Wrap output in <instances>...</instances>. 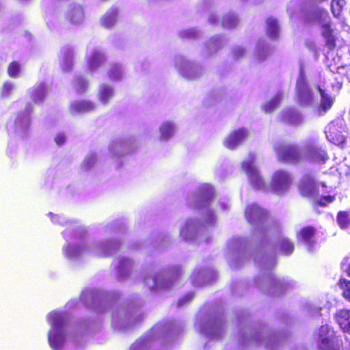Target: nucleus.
<instances>
[{"label":"nucleus","instance_id":"1","mask_svg":"<svg viewBox=\"0 0 350 350\" xmlns=\"http://www.w3.org/2000/svg\"><path fill=\"white\" fill-rule=\"evenodd\" d=\"M273 149L278 161L282 163L297 165L304 161V155L301 148L295 143L277 142Z\"/></svg>","mask_w":350,"mask_h":350},{"label":"nucleus","instance_id":"2","mask_svg":"<svg viewBox=\"0 0 350 350\" xmlns=\"http://www.w3.org/2000/svg\"><path fill=\"white\" fill-rule=\"evenodd\" d=\"M65 320L59 314L53 316L51 329L48 334V341L50 347L54 350H61L65 341L64 334Z\"/></svg>","mask_w":350,"mask_h":350},{"label":"nucleus","instance_id":"3","mask_svg":"<svg viewBox=\"0 0 350 350\" xmlns=\"http://www.w3.org/2000/svg\"><path fill=\"white\" fill-rule=\"evenodd\" d=\"M295 90L296 99L299 105L306 107L312 102V92L303 73L299 75L297 80Z\"/></svg>","mask_w":350,"mask_h":350},{"label":"nucleus","instance_id":"4","mask_svg":"<svg viewBox=\"0 0 350 350\" xmlns=\"http://www.w3.org/2000/svg\"><path fill=\"white\" fill-rule=\"evenodd\" d=\"M291 183V179L288 172L284 170H278L273 174L271 187L274 192L280 194L286 191Z\"/></svg>","mask_w":350,"mask_h":350},{"label":"nucleus","instance_id":"5","mask_svg":"<svg viewBox=\"0 0 350 350\" xmlns=\"http://www.w3.org/2000/svg\"><path fill=\"white\" fill-rule=\"evenodd\" d=\"M214 196V188L211 185H204L200 187L198 193L196 195L194 199V206L196 208L200 209L206 208L211 204Z\"/></svg>","mask_w":350,"mask_h":350},{"label":"nucleus","instance_id":"6","mask_svg":"<svg viewBox=\"0 0 350 350\" xmlns=\"http://www.w3.org/2000/svg\"><path fill=\"white\" fill-rule=\"evenodd\" d=\"M248 137V131L245 128H239L233 130L229 133L224 141V145L228 149L234 150L243 143Z\"/></svg>","mask_w":350,"mask_h":350},{"label":"nucleus","instance_id":"7","mask_svg":"<svg viewBox=\"0 0 350 350\" xmlns=\"http://www.w3.org/2000/svg\"><path fill=\"white\" fill-rule=\"evenodd\" d=\"M297 187L300 195L306 198H312L319 191L314 178L309 175H306L300 179Z\"/></svg>","mask_w":350,"mask_h":350},{"label":"nucleus","instance_id":"8","mask_svg":"<svg viewBox=\"0 0 350 350\" xmlns=\"http://www.w3.org/2000/svg\"><path fill=\"white\" fill-rule=\"evenodd\" d=\"M245 215L250 224H258L263 222L267 216V213L258 206L252 204L247 206Z\"/></svg>","mask_w":350,"mask_h":350},{"label":"nucleus","instance_id":"9","mask_svg":"<svg viewBox=\"0 0 350 350\" xmlns=\"http://www.w3.org/2000/svg\"><path fill=\"white\" fill-rule=\"evenodd\" d=\"M317 230L314 226H306L301 228L296 234L298 243H304L311 247L315 243V234Z\"/></svg>","mask_w":350,"mask_h":350},{"label":"nucleus","instance_id":"10","mask_svg":"<svg viewBox=\"0 0 350 350\" xmlns=\"http://www.w3.org/2000/svg\"><path fill=\"white\" fill-rule=\"evenodd\" d=\"M242 168L249 178L251 183L260 187L263 185V180L252 161H245L242 163Z\"/></svg>","mask_w":350,"mask_h":350},{"label":"nucleus","instance_id":"11","mask_svg":"<svg viewBox=\"0 0 350 350\" xmlns=\"http://www.w3.org/2000/svg\"><path fill=\"white\" fill-rule=\"evenodd\" d=\"M334 319L344 332L350 334V310H338L334 314Z\"/></svg>","mask_w":350,"mask_h":350},{"label":"nucleus","instance_id":"12","mask_svg":"<svg viewBox=\"0 0 350 350\" xmlns=\"http://www.w3.org/2000/svg\"><path fill=\"white\" fill-rule=\"evenodd\" d=\"M281 123L286 125H296L300 123L299 114L293 109H284L279 114Z\"/></svg>","mask_w":350,"mask_h":350},{"label":"nucleus","instance_id":"13","mask_svg":"<svg viewBox=\"0 0 350 350\" xmlns=\"http://www.w3.org/2000/svg\"><path fill=\"white\" fill-rule=\"evenodd\" d=\"M322 36L325 40V45L330 51H333L336 46V38L334 34V30L332 28L330 23H325L322 25Z\"/></svg>","mask_w":350,"mask_h":350},{"label":"nucleus","instance_id":"14","mask_svg":"<svg viewBox=\"0 0 350 350\" xmlns=\"http://www.w3.org/2000/svg\"><path fill=\"white\" fill-rule=\"evenodd\" d=\"M61 68L64 72H70L73 66V52L70 49H64L62 51Z\"/></svg>","mask_w":350,"mask_h":350},{"label":"nucleus","instance_id":"15","mask_svg":"<svg viewBox=\"0 0 350 350\" xmlns=\"http://www.w3.org/2000/svg\"><path fill=\"white\" fill-rule=\"evenodd\" d=\"M104 61L105 56L103 53L98 50L95 49L88 59L87 63L89 69L91 70H94L97 69L103 63Z\"/></svg>","mask_w":350,"mask_h":350},{"label":"nucleus","instance_id":"16","mask_svg":"<svg viewBox=\"0 0 350 350\" xmlns=\"http://www.w3.org/2000/svg\"><path fill=\"white\" fill-rule=\"evenodd\" d=\"M317 89L319 90L321 97L319 107L323 112H326L327 110L331 109L334 103V99L325 94L324 90H322L319 85L317 86Z\"/></svg>","mask_w":350,"mask_h":350},{"label":"nucleus","instance_id":"17","mask_svg":"<svg viewBox=\"0 0 350 350\" xmlns=\"http://www.w3.org/2000/svg\"><path fill=\"white\" fill-rule=\"evenodd\" d=\"M278 245L282 254L285 256L291 255L295 249L293 243L287 237L282 238L278 242Z\"/></svg>","mask_w":350,"mask_h":350},{"label":"nucleus","instance_id":"18","mask_svg":"<svg viewBox=\"0 0 350 350\" xmlns=\"http://www.w3.org/2000/svg\"><path fill=\"white\" fill-rule=\"evenodd\" d=\"M280 101L281 96L278 94L275 95L262 106V109L265 113H272L279 107Z\"/></svg>","mask_w":350,"mask_h":350},{"label":"nucleus","instance_id":"19","mask_svg":"<svg viewBox=\"0 0 350 350\" xmlns=\"http://www.w3.org/2000/svg\"><path fill=\"white\" fill-rule=\"evenodd\" d=\"M72 108L76 113H86L94 110V105L90 101H80L73 104Z\"/></svg>","mask_w":350,"mask_h":350},{"label":"nucleus","instance_id":"20","mask_svg":"<svg viewBox=\"0 0 350 350\" xmlns=\"http://www.w3.org/2000/svg\"><path fill=\"white\" fill-rule=\"evenodd\" d=\"M327 137L329 141L335 145H340L345 141L344 136L342 133L336 129H329L327 134Z\"/></svg>","mask_w":350,"mask_h":350},{"label":"nucleus","instance_id":"21","mask_svg":"<svg viewBox=\"0 0 350 350\" xmlns=\"http://www.w3.org/2000/svg\"><path fill=\"white\" fill-rule=\"evenodd\" d=\"M98 95L99 100L102 103H106L113 96V89L108 85H102L100 88Z\"/></svg>","mask_w":350,"mask_h":350},{"label":"nucleus","instance_id":"22","mask_svg":"<svg viewBox=\"0 0 350 350\" xmlns=\"http://www.w3.org/2000/svg\"><path fill=\"white\" fill-rule=\"evenodd\" d=\"M345 4V0H332L331 11L334 17L338 18L340 17Z\"/></svg>","mask_w":350,"mask_h":350},{"label":"nucleus","instance_id":"23","mask_svg":"<svg viewBox=\"0 0 350 350\" xmlns=\"http://www.w3.org/2000/svg\"><path fill=\"white\" fill-rule=\"evenodd\" d=\"M338 286L342 290V296L350 302V280L340 278Z\"/></svg>","mask_w":350,"mask_h":350},{"label":"nucleus","instance_id":"24","mask_svg":"<svg viewBox=\"0 0 350 350\" xmlns=\"http://www.w3.org/2000/svg\"><path fill=\"white\" fill-rule=\"evenodd\" d=\"M267 33L271 38H276L279 33L278 21L275 19L269 18L267 21Z\"/></svg>","mask_w":350,"mask_h":350},{"label":"nucleus","instance_id":"25","mask_svg":"<svg viewBox=\"0 0 350 350\" xmlns=\"http://www.w3.org/2000/svg\"><path fill=\"white\" fill-rule=\"evenodd\" d=\"M117 11L105 14L101 18L102 25L107 29L111 28L116 22Z\"/></svg>","mask_w":350,"mask_h":350},{"label":"nucleus","instance_id":"26","mask_svg":"<svg viewBox=\"0 0 350 350\" xmlns=\"http://www.w3.org/2000/svg\"><path fill=\"white\" fill-rule=\"evenodd\" d=\"M21 66L17 61H12L8 67V75L11 78H18L21 75Z\"/></svg>","mask_w":350,"mask_h":350},{"label":"nucleus","instance_id":"27","mask_svg":"<svg viewBox=\"0 0 350 350\" xmlns=\"http://www.w3.org/2000/svg\"><path fill=\"white\" fill-rule=\"evenodd\" d=\"M337 221L341 229H346L350 225V218L347 211H339L337 214Z\"/></svg>","mask_w":350,"mask_h":350},{"label":"nucleus","instance_id":"28","mask_svg":"<svg viewBox=\"0 0 350 350\" xmlns=\"http://www.w3.org/2000/svg\"><path fill=\"white\" fill-rule=\"evenodd\" d=\"M174 133V126L170 123L163 124L161 127V138L165 141L168 140Z\"/></svg>","mask_w":350,"mask_h":350},{"label":"nucleus","instance_id":"29","mask_svg":"<svg viewBox=\"0 0 350 350\" xmlns=\"http://www.w3.org/2000/svg\"><path fill=\"white\" fill-rule=\"evenodd\" d=\"M45 94V88L44 85H40L33 88L31 98L34 103L38 100H42Z\"/></svg>","mask_w":350,"mask_h":350},{"label":"nucleus","instance_id":"30","mask_svg":"<svg viewBox=\"0 0 350 350\" xmlns=\"http://www.w3.org/2000/svg\"><path fill=\"white\" fill-rule=\"evenodd\" d=\"M310 156L315 160L325 161L327 159V155L324 150L321 148H312L309 150Z\"/></svg>","mask_w":350,"mask_h":350},{"label":"nucleus","instance_id":"31","mask_svg":"<svg viewBox=\"0 0 350 350\" xmlns=\"http://www.w3.org/2000/svg\"><path fill=\"white\" fill-rule=\"evenodd\" d=\"M237 19L234 15L227 14L222 17L221 24L223 27H232L237 25Z\"/></svg>","mask_w":350,"mask_h":350},{"label":"nucleus","instance_id":"32","mask_svg":"<svg viewBox=\"0 0 350 350\" xmlns=\"http://www.w3.org/2000/svg\"><path fill=\"white\" fill-rule=\"evenodd\" d=\"M97 158L94 154L88 155L82 163L83 167L88 170L92 168L96 163Z\"/></svg>","mask_w":350,"mask_h":350},{"label":"nucleus","instance_id":"33","mask_svg":"<svg viewBox=\"0 0 350 350\" xmlns=\"http://www.w3.org/2000/svg\"><path fill=\"white\" fill-rule=\"evenodd\" d=\"M109 77L113 80H118L121 77V69L118 65H113L109 71Z\"/></svg>","mask_w":350,"mask_h":350},{"label":"nucleus","instance_id":"34","mask_svg":"<svg viewBox=\"0 0 350 350\" xmlns=\"http://www.w3.org/2000/svg\"><path fill=\"white\" fill-rule=\"evenodd\" d=\"M133 267V262L128 258H122L119 262V271L123 273L125 270L130 269Z\"/></svg>","mask_w":350,"mask_h":350},{"label":"nucleus","instance_id":"35","mask_svg":"<svg viewBox=\"0 0 350 350\" xmlns=\"http://www.w3.org/2000/svg\"><path fill=\"white\" fill-rule=\"evenodd\" d=\"M335 200L334 196H321L318 200V204L321 206H326L328 204L332 203Z\"/></svg>","mask_w":350,"mask_h":350},{"label":"nucleus","instance_id":"36","mask_svg":"<svg viewBox=\"0 0 350 350\" xmlns=\"http://www.w3.org/2000/svg\"><path fill=\"white\" fill-rule=\"evenodd\" d=\"M13 90V85L10 82L3 83L1 90V96L3 97H8Z\"/></svg>","mask_w":350,"mask_h":350},{"label":"nucleus","instance_id":"37","mask_svg":"<svg viewBox=\"0 0 350 350\" xmlns=\"http://www.w3.org/2000/svg\"><path fill=\"white\" fill-rule=\"evenodd\" d=\"M77 91L79 93L85 92L88 88V83H87L86 80H85L84 79H82V78H78L77 79Z\"/></svg>","mask_w":350,"mask_h":350},{"label":"nucleus","instance_id":"38","mask_svg":"<svg viewBox=\"0 0 350 350\" xmlns=\"http://www.w3.org/2000/svg\"><path fill=\"white\" fill-rule=\"evenodd\" d=\"M66 136L63 133H58L55 137V142L59 146L64 145L66 143Z\"/></svg>","mask_w":350,"mask_h":350},{"label":"nucleus","instance_id":"39","mask_svg":"<svg viewBox=\"0 0 350 350\" xmlns=\"http://www.w3.org/2000/svg\"><path fill=\"white\" fill-rule=\"evenodd\" d=\"M210 44L211 46L209 47H215V50L216 51L221 47V41L218 38H211L210 40Z\"/></svg>","mask_w":350,"mask_h":350},{"label":"nucleus","instance_id":"40","mask_svg":"<svg viewBox=\"0 0 350 350\" xmlns=\"http://www.w3.org/2000/svg\"><path fill=\"white\" fill-rule=\"evenodd\" d=\"M72 12H73V13L71 16L72 18H73L75 14H77V12L79 13V19H82L84 16L83 9L81 5H79L77 8H75L74 10H72ZM71 20L72 21L73 18H71Z\"/></svg>","mask_w":350,"mask_h":350},{"label":"nucleus","instance_id":"41","mask_svg":"<svg viewBox=\"0 0 350 350\" xmlns=\"http://www.w3.org/2000/svg\"><path fill=\"white\" fill-rule=\"evenodd\" d=\"M245 53V49L243 48H238L233 51V55L236 58L243 57Z\"/></svg>","mask_w":350,"mask_h":350},{"label":"nucleus","instance_id":"42","mask_svg":"<svg viewBox=\"0 0 350 350\" xmlns=\"http://www.w3.org/2000/svg\"><path fill=\"white\" fill-rule=\"evenodd\" d=\"M180 274H181V273L179 271V269H177L176 273L172 274L170 277V279L177 280L180 277Z\"/></svg>","mask_w":350,"mask_h":350},{"label":"nucleus","instance_id":"43","mask_svg":"<svg viewBox=\"0 0 350 350\" xmlns=\"http://www.w3.org/2000/svg\"><path fill=\"white\" fill-rule=\"evenodd\" d=\"M154 288H158V287L165 288V285L163 283L158 284V282L157 281V278L154 279Z\"/></svg>","mask_w":350,"mask_h":350},{"label":"nucleus","instance_id":"44","mask_svg":"<svg viewBox=\"0 0 350 350\" xmlns=\"http://www.w3.org/2000/svg\"><path fill=\"white\" fill-rule=\"evenodd\" d=\"M347 275L350 278V262L346 271Z\"/></svg>","mask_w":350,"mask_h":350},{"label":"nucleus","instance_id":"45","mask_svg":"<svg viewBox=\"0 0 350 350\" xmlns=\"http://www.w3.org/2000/svg\"><path fill=\"white\" fill-rule=\"evenodd\" d=\"M306 21H308V22H309V21H310V17H308H308H306Z\"/></svg>","mask_w":350,"mask_h":350}]
</instances>
